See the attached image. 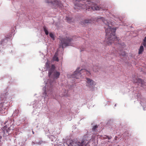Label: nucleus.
<instances>
[{
  "mask_svg": "<svg viewBox=\"0 0 146 146\" xmlns=\"http://www.w3.org/2000/svg\"><path fill=\"white\" fill-rule=\"evenodd\" d=\"M103 23L106 25H108V28L106 30V42L109 45H110L113 43L114 41L118 40V39L115 34L116 29L112 28L109 26V23L107 20H106L103 17L101 18Z\"/></svg>",
  "mask_w": 146,
  "mask_h": 146,
  "instance_id": "1",
  "label": "nucleus"
},
{
  "mask_svg": "<svg viewBox=\"0 0 146 146\" xmlns=\"http://www.w3.org/2000/svg\"><path fill=\"white\" fill-rule=\"evenodd\" d=\"M74 1H78V3L75 4V9H86V10L92 9L94 11L99 10L101 8L90 1L81 0H73Z\"/></svg>",
  "mask_w": 146,
  "mask_h": 146,
  "instance_id": "2",
  "label": "nucleus"
},
{
  "mask_svg": "<svg viewBox=\"0 0 146 146\" xmlns=\"http://www.w3.org/2000/svg\"><path fill=\"white\" fill-rule=\"evenodd\" d=\"M80 68H78L74 72V74L73 75V77L76 79L79 78L81 76V74L82 72L84 73V74H86L88 75L90 74V72L85 69L80 70Z\"/></svg>",
  "mask_w": 146,
  "mask_h": 146,
  "instance_id": "3",
  "label": "nucleus"
},
{
  "mask_svg": "<svg viewBox=\"0 0 146 146\" xmlns=\"http://www.w3.org/2000/svg\"><path fill=\"white\" fill-rule=\"evenodd\" d=\"M61 41V45L62 48L64 46L70 45V42L72 40V38L69 36H66L64 38H60Z\"/></svg>",
  "mask_w": 146,
  "mask_h": 146,
  "instance_id": "4",
  "label": "nucleus"
},
{
  "mask_svg": "<svg viewBox=\"0 0 146 146\" xmlns=\"http://www.w3.org/2000/svg\"><path fill=\"white\" fill-rule=\"evenodd\" d=\"M55 68L54 65L52 64L51 68L49 71L48 75L50 77L52 74L54 78L57 79L59 78L60 73L59 72L55 71Z\"/></svg>",
  "mask_w": 146,
  "mask_h": 146,
  "instance_id": "5",
  "label": "nucleus"
},
{
  "mask_svg": "<svg viewBox=\"0 0 146 146\" xmlns=\"http://www.w3.org/2000/svg\"><path fill=\"white\" fill-rule=\"evenodd\" d=\"M46 3L51 4L54 8L59 7H62V5L60 1L56 0H46Z\"/></svg>",
  "mask_w": 146,
  "mask_h": 146,
  "instance_id": "6",
  "label": "nucleus"
},
{
  "mask_svg": "<svg viewBox=\"0 0 146 146\" xmlns=\"http://www.w3.org/2000/svg\"><path fill=\"white\" fill-rule=\"evenodd\" d=\"M86 79L87 82L86 85L89 88H92L94 85H95L94 84V81L88 78H86Z\"/></svg>",
  "mask_w": 146,
  "mask_h": 146,
  "instance_id": "7",
  "label": "nucleus"
},
{
  "mask_svg": "<svg viewBox=\"0 0 146 146\" xmlns=\"http://www.w3.org/2000/svg\"><path fill=\"white\" fill-rule=\"evenodd\" d=\"M133 81L135 83H141V84H142L143 83V81H142L141 79L137 78L135 80L133 79Z\"/></svg>",
  "mask_w": 146,
  "mask_h": 146,
  "instance_id": "8",
  "label": "nucleus"
},
{
  "mask_svg": "<svg viewBox=\"0 0 146 146\" xmlns=\"http://www.w3.org/2000/svg\"><path fill=\"white\" fill-rule=\"evenodd\" d=\"M92 22V21L91 20H84L82 23L84 25H85L86 24L91 23Z\"/></svg>",
  "mask_w": 146,
  "mask_h": 146,
  "instance_id": "9",
  "label": "nucleus"
},
{
  "mask_svg": "<svg viewBox=\"0 0 146 146\" xmlns=\"http://www.w3.org/2000/svg\"><path fill=\"white\" fill-rule=\"evenodd\" d=\"M144 50L143 47V46L141 45L140 47L139 51V54H140L142 53Z\"/></svg>",
  "mask_w": 146,
  "mask_h": 146,
  "instance_id": "10",
  "label": "nucleus"
},
{
  "mask_svg": "<svg viewBox=\"0 0 146 146\" xmlns=\"http://www.w3.org/2000/svg\"><path fill=\"white\" fill-rule=\"evenodd\" d=\"M53 60H54L56 61H58L59 60V59L58 57H57V53H55L54 55V56L53 57Z\"/></svg>",
  "mask_w": 146,
  "mask_h": 146,
  "instance_id": "11",
  "label": "nucleus"
},
{
  "mask_svg": "<svg viewBox=\"0 0 146 146\" xmlns=\"http://www.w3.org/2000/svg\"><path fill=\"white\" fill-rule=\"evenodd\" d=\"M99 68L97 66H94L93 68V71L95 72H97L98 71Z\"/></svg>",
  "mask_w": 146,
  "mask_h": 146,
  "instance_id": "12",
  "label": "nucleus"
},
{
  "mask_svg": "<svg viewBox=\"0 0 146 146\" xmlns=\"http://www.w3.org/2000/svg\"><path fill=\"white\" fill-rule=\"evenodd\" d=\"M44 30L45 33V34L47 35L48 34V32L47 30L46 29L45 27H44Z\"/></svg>",
  "mask_w": 146,
  "mask_h": 146,
  "instance_id": "13",
  "label": "nucleus"
},
{
  "mask_svg": "<svg viewBox=\"0 0 146 146\" xmlns=\"http://www.w3.org/2000/svg\"><path fill=\"white\" fill-rule=\"evenodd\" d=\"M121 53H119V55H121L123 56H124L125 55L126 53H125V52H124V51L121 52Z\"/></svg>",
  "mask_w": 146,
  "mask_h": 146,
  "instance_id": "14",
  "label": "nucleus"
},
{
  "mask_svg": "<svg viewBox=\"0 0 146 146\" xmlns=\"http://www.w3.org/2000/svg\"><path fill=\"white\" fill-rule=\"evenodd\" d=\"M6 40L5 39H3L1 40V42H0V44L2 45L3 44H4V43L5 42V41Z\"/></svg>",
  "mask_w": 146,
  "mask_h": 146,
  "instance_id": "15",
  "label": "nucleus"
},
{
  "mask_svg": "<svg viewBox=\"0 0 146 146\" xmlns=\"http://www.w3.org/2000/svg\"><path fill=\"white\" fill-rule=\"evenodd\" d=\"M98 126L97 125H95L92 128V129L93 131H95L96 130V129L97 128H98Z\"/></svg>",
  "mask_w": 146,
  "mask_h": 146,
  "instance_id": "16",
  "label": "nucleus"
},
{
  "mask_svg": "<svg viewBox=\"0 0 146 146\" xmlns=\"http://www.w3.org/2000/svg\"><path fill=\"white\" fill-rule=\"evenodd\" d=\"M49 36L51 38H52L53 40H54V35L52 33H50L49 34Z\"/></svg>",
  "mask_w": 146,
  "mask_h": 146,
  "instance_id": "17",
  "label": "nucleus"
},
{
  "mask_svg": "<svg viewBox=\"0 0 146 146\" xmlns=\"http://www.w3.org/2000/svg\"><path fill=\"white\" fill-rule=\"evenodd\" d=\"M42 141H40L38 142H37L36 144L38 145H40L42 143Z\"/></svg>",
  "mask_w": 146,
  "mask_h": 146,
  "instance_id": "18",
  "label": "nucleus"
},
{
  "mask_svg": "<svg viewBox=\"0 0 146 146\" xmlns=\"http://www.w3.org/2000/svg\"><path fill=\"white\" fill-rule=\"evenodd\" d=\"M105 136H106L107 137V138L109 140L111 139V136H109L105 135Z\"/></svg>",
  "mask_w": 146,
  "mask_h": 146,
  "instance_id": "19",
  "label": "nucleus"
},
{
  "mask_svg": "<svg viewBox=\"0 0 146 146\" xmlns=\"http://www.w3.org/2000/svg\"><path fill=\"white\" fill-rule=\"evenodd\" d=\"M127 134H128V133L127 131H126L125 132V133L123 134V137H124V135Z\"/></svg>",
  "mask_w": 146,
  "mask_h": 146,
  "instance_id": "20",
  "label": "nucleus"
},
{
  "mask_svg": "<svg viewBox=\"0 0 146 146\" xmlns=\"http://www.w3.org/2000/svg\"><path fill=\"white\" fill-rule=\"evenodd\" d=\"M143 45L145 46H146V42H143Z\"/></svg>",
  "mask_w": 146,
  "mask_h": 146,
  "instance_id": "21",
  "label": "nucleus"
},
{
  "mask_svg": "<svg viewBox=\"0 0 146 146\" xmlns=\"http://www.w3.org/2000/svg\"><path fill=\"white\" fill-rule=\"evenodd\" d=\"M66 19L68 21L70 19V18H68V17H66Z\"/></svg>",
  "mask_w": 146,
  "mask_h": 146,
  "instance_id": "22",
  "label": "nucleus"
},
{
  "mask_svg": "<svg viewBox=\"0 0 146 146\" xmlns=\"http://www.w3.org/2000/svg\"><path fill=\"white\" fill-rule=\"evenodd\" d=\"M143 42H146V36L145 37L144 39H143Z\"/></svg>",
  "mask_w": 146,
  "mask_h": 146,
  "instance_id": "23",
  "label": "nucleus"
},
{
  "mask_svg": "<svg viewBox=\"0 0 146 146\" xmlns=\"http://www.w3.org/2000/svg\"><path fill=\"white\" fill-rule=\"evenodd\" d=\"M44 94H46V91H44Z\"/></svg>",
  "mask_w": 146,
  "mask_h": 146,
  "instance_id": "24",
  "label": "nucleus"
},
{
  "mask_svg": "<svg viewBox=\"0 0 146 146\" xmlns=\"http://www.w3.org/2000/svg\"><path fill=\"white\" fill-rule=\"evenodd\" d=\"M105 139H107V137H106V136H105Z\"/></svg>",
  "mask_w": 146,
  "mask_h": 146,
  "instance_id": "25",
  "label": "nucleus"
},
{
  "mask_svg": "<svg viewBox=\"0 0 146 146\" xmlns=\"http://www.w3.org/2000/svg\"><path fill=\"white\" fill-rule=\"evenodd\" d=\"M45 88V89H46V88Z\"/></svg>",
  "mask_w": 146,
  "mask_h": 146,
  "instance_id": "26",
  "label": "nucleus"
}]
</instances>
